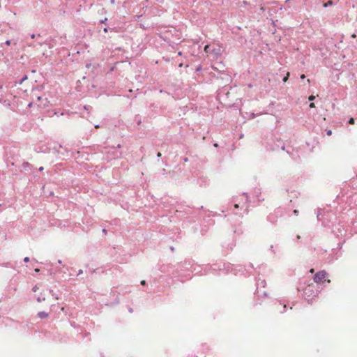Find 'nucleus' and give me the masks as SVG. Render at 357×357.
I'll return each instance as SVG.
<instances>
[{"label": "nucleus", "instance_id": "obj_1", "mask_svg": "<svg viewBox=\"0 0 357 357\" xmlns=\"http://www.w3.org/2000/svg\"><path fill=\"white\" fill-rule=\"evenodd\" d=\"M327 273L325 271H321L317 272L314 277V281L316 283H320L324 282L325 281H327L328 283L331 282L330 280H327Z\"/></svg>", "mask_w": 357, "mask_h": 357}, {"label": "nucleus", "instance_id": "obj_2", "mask_svg": "<svg viewBox=\"0 0 357 357\" xmlns=\"http://www.w3.org/2000/svg\"><path fill=\"white\" fill-rule=\"evenodd\" d=\"M303 294L307 297L311 298L315 296V287L313 284H309L304 289Z\"/></svg>", "mask_w": 357, "mask_h": 357}, {"label": "nucleus", "instance_id": "obj_3", "mask_svg": "<svg viewBox=\"0 0 357 357\" xmlns=\"http://www.w3.org/2000/svg\"><path fill=\"white\" fill-rule=\"evenodd\" d=\"M37 315L40 319H45L48 317V313L43 311L39 312Z\"/></svg>", "mask_w": 357, "mask_h": 357}, {"label": "nucleus", "instance_id": "obj_4", "mask_svg": "<svg viewBox=\"0 0 357 357\" xmlns=\"http://www.w3.org/2000/svg\"><path fill=\"white\" fill-rule=\"evenodd\" d=\"M102 31L104 33H107L108 31V27H107V26L103 27L102 26H101L100 27H99V32L101 33Z\"/></svg>", "mask_w": 357, "mask_h": 357}, {"label": "nucleus", "instance_id": "obj_5", "mask_svg": "<svg viewBox=\"0 0 357 357\" xmlns=\"http://www.w3.org/2000/svg\"><path fill=\"white\" fill-rule=\"evenodd\" d=\"M30 164L28 162H24L22 164L23 169L24 170H27V168L29 167Z\"/></svg>", "mask_w": 357, "mask_h": 357}, {"label": "nucleus", "instance_id": "obj_6", "mask_svg": "<svg viewBox=\"0 0 357 357\" xmlns=\"http://www.w3.org/2000/svg\"><path fill=\"white\" fill-rule=\"evenodd\" d=\"M26 79H27V75H24L20 80H19L18 84H22Z\"/></svg>", "mask_w": 357, "mask_h": 357}, {"label": "nucleus", "instance_id": "obj_7", "mask_svg": "<svg viewBox=\"0 0 357 357\" xmlns=\"http://www.w3.org/2000/svg\"><path fill=\"white\" fill-rule=\"evenodd\" d=\"M45 301V297H44V296H38L37 298V301L38 303H40V302H43V301Z\"/></svg>", "mask_w": 357, "mask_h": 357}, {"label": "nucleus", "instance_id": "obj_8", "mask_svg": "<svg viewBox=\"0 0 357 357\" xmlns=\"http://www.w3.org/2000/svg\"><path fill=\"white\" fill-rule=\"evenodd\" d=\"M333 4V2L331 0H330V1H327L326 3H325L324 4V7H328V6H331Z\"/></svg>", "mask_w": 357, "mask_h": 357}, {"label": "nucleus", "instance_id": "obj_9", "mask_svg": "<svg viewBox=\"0 0 357 357\" xmlns=\"http://www.w3.org/2000/svg\"><path fill=\"white\" fill-rule=\"evenodd\" d=\"M210 46L208 45H206L204 47V52L208 53L209 52Z\"/></svg>", "mask_w": 357, "mask_h": 357}, {"label": "nucleus", "instance_id": "obj_10", "mask_svg": "<svg viewBox=\"0 0 357 357\" xmlns=\"http://www.w3.org/2000/svg\"><path fill=\"white\" fill-rule=\"evenodd\" d=\"M289 77V73H287V75L283 78V82H286Z\"/></svg>", "mask_w": 357, "mask_h": 357}, {"label": "nucleus", "instance_id": "obj_11", "mask_svg": "<svg viewBox=\"0 0 357 357\" xmlns=\"http://www.w3.org/2000/svg\"><path fill=\"white\" fill-rule=\"evenodd\" d=\"M50 294H51L53 296H54V297H55V298H56V299H59V297H58L57 296H56V295H55V294H54V291H53V290L50 289Z\"/></svg>", "mask_w": 357, "mask_h": 357}, {"label": "nucleus", "instance_id": "obj_12", "mask_svg": "<svg viewBox=\"0 0 357 357\" xmlns=\"http://www.w3.org/2000/svg\"><path fill=\"white\" fill-rule=\"evenodd\" d=\"M314 99H315V96H313V95L310 96H309V98H308V100H309L310 101H312V100H314Z\"/></svg>", "mask_w": 357, "mask_h": 357}, {"label": "nucleus", "instance_id": "obj_13", "mask_svg": "<svg viewBox=\"0 0 357 357\" xmlns=\"http://www.w3.org/2000/svg\"><path fill=\"white\" fill-rule=\"evenodd\" d=\"M354 122H355V120L354 118H351L349 120V123L350 124H354Z\"/></svg>", "mask_w": 357, "mask_h": 357}, {"label": "nucleus", "instance_id": "obj_14", "mask_svg": "<svg viewBox=\"0 0 357 357\" xmlns=\"http://www.w3.org/2000/svg\"><path fill=\"white\" fill-rule=\"evenodd\" d=\"M106 21H107V18H105L104 20H100V24H105Z\"/></svg>", "mask_w": 357, "mask_h": 357}, {"label": "nucleus", "instance_id": "obj_15", "mask_svg": "<svg viewBox=\"0 0 357 357\" xmlns=\"http://www.w3.org/2000/svg\"><path fill=\"white\" fill-rule=\"evenodd\" d=\"M38 289V286H37V285H35V286L33 287V289H32L33 291H34V292H35V291H36Z\"/></svg>", "mask_w": 357, "mask_h": 357}, {"label": "nucleus", "instance_id": "obj_16", "mask_svg": "<svg viewBox=\"0 0 357 357\" xmlns=\"http://www.w3.org/2000/svg\"><path fill=\"white\" fill-rule=\"evenodd\" d=\"M24 262H29V257H24Z\"/></svg>", "mask_w": 357, "mask_h": 357}, {"label": "nucleus", "instance_id": "obj_17", "mask_svg": "<svg viewBox=\"0 0 357 357\" xmlns=\"http://www.w3.org/2000/svg\"><path fill=\"white\" fill-rule=\"evenodd\" d=\"M310 108H314V107H315V105H314V103H313V102L310 103Z\"/></svg>", "mask_w": 357, "mask_h": 357}, {"label": "nucleus", "instance_id": "obj_18", "mask_svg": "<svg viewBox=\"0 0 357 357\" xmlns=\"http://www.w3.org/2000/svg\"><path fill=\"white\" fill-rule=\"evenodd\" d=\"M10 43H11V41H10V40H6V41L5 42V44H6V45H10Z\"/></svg>", "mask_w": 357, "mask_h": 357}, {"label": "nucleus", "instance_id": "obj_19", "mask_svg": "<svg viewBox=\"0 0 357 357\" xmlns=\"http://www.w3.org/2000/svg\"><path fill=\"white\" fill-rule=\"evenodd\" d=\"M83 273L82 270H79L78 273H77V276H79V275H81L82 273Z\"/></svg>", "mask_w": 357, "mask_h": 357}, {"label": "nucleus", "instance_id": "obj_20", "mask_svg": "<svg viewBox=\"0 0 357 357\" xmlns=\"http://www.w3.org/2000/svg\"><path fill=\"white\" fill-rule=\"evenodd\" d=\"M327 135H332V131L331 130H328L327 131Z\"/></svg>", "mask_w": 357, "mask_h": 357}, {"label": "nucleus", "instance_id": "obj_21", "mask_svg": "<svg viewBox=\"0 0 357 357\" xmlns=\"http://www.w3.org/2000/svg\"><path fill=\"white\" fill-rule=\"evenodd\" d=\"M145 284H146V281L145 280H142L141 281V284L145 285Z\"/></svg>", "mask_w": 357, "mask_h": 357}, {"label": "nucleus", "instance_id": "obj_22", "mask_svg": "<svg viewBox=\"0 0 357 357\" xmlns=\"http://www.w3.org/2000/svg\"><path fill=\"white\" fill-rule=\"evenodd\" d=\"M33 102H31L29 103L28 107H32V105H33Z\"/></svg>", "mask_w": 357, "mask_h": 357}, {"label": "nucleus", "instance_id": "obj_23", "mask_svg": "<svg viewBox=\"0 0 357 357\" xmlns=\"http://www.w3.org/2000/svg\"><path fill=\"white\" fill-rule=\"evenodd\" d=\"M301 79H305V75H304V74L301 75Z\"/></svg>", "mask_w": 357, "mask_h": 357}, {"label": "nucleus", "instance_id": "obj_24", "mask_svg": "<svg viewBox=\"0 0 357 357\" xmlns=\"http://www.w3.org/2000/svg\"><path fill=\"white\" fill-rule=\"evenodd\" d=\"M314 272V268H311V269L310 270V273H313Z\"/></svg>", "mask_w": 357, "mask_h": 357}, {"label": "nucleus", "instance_id": "obj_25", "mask_svg": "<svg viewBox=\"0 0 357 357\" xmlns=\"http://www.w3.org/2000/svg\"><path fill=\"white\" fill-rule=\"evenodd\" d=\"M35 37H36V35H35V34H33H33H31V38H34Z\"/></svg>", "mask_w": 357, "mask_h": 357}, {"label": "nucleus", "instance_id": "obj_26", "mask_svg": "<svg viewBox=\"0 0 357 357\" xmlns=\"http://www.w3.org/2000/svg\"><path fill=\"white\" fill-rule=\"evenodd\" d=\"M294 214L297 215L298 212V211H297V210H294Z\"/></svg>", "mask_w": 357, "mask_h": 357}, {"label": "nucleus", "instance_id": "obj_27", "mask_svg": "<svg viewBox=\"0 0 357 357\" xmlns=\"http://www.w3.org/2000/svg\"><path fill=\"white\" fill-rule=\"evenodd\" d=\"M85 109H89V108L90 107V106H84V107Z\"/></svg>", "mask_w": 357, "mask_h": 357}, {"label": "nucleus", "instance_id": "obj_28", "mask_svg": "<svg viewBox=\"0 0 357 357\" xmlns=\"http://www.w3.org/2000/svg\"><path fill=\"white\" fill-rule=\"evenodd\" d=\"M102 232L105 233V234H107V230L105 229H102Z\"/></svg>", "mask_w": 357, "mask_h": 357}, {"label": "nucleus", "instance_id": "obj_29", "mask_svg": "<svg viewBox=\"0 0 357 357\" xmlns=\"http://www.w3.org/2000/svg\"><path fill=\"white\" fill-rule=\"evenodd\" d=\"M234 207H235V208H238L239 207V206H238V204H236L234 205Z\"/></svg>", "mask_w": 357, "mask_h": 357}, {"label": "nucleus", "instance_id": "obj_30", "mask_svg": "<svg viewBox=\"0 0 357 357\" xmlns=\"http://www.w3.org/2000/svg\"><path fill=\"white\" fill-rule=\"evenodd\" d=\"M39 171H43V167H40L39 169H38Z\"/></svg>", "mask_w": 357, "mask_h": 357}, {"label": "nucleus", "instance_id": "obj_31", "mask_svg": "<svg viewBox=\"0 0 357 357\" xmlns=\"http://www.w3.org/2000/svg\"><path fill=\"white\" fill-rule=\"evenodd\" d=\"M35 271L38 273V272H39V271H40V269H38V268H36V269H35Z\"/></svg>", "mask_w": 357, "mask_h": 357}, {"label": "nucleus", "instance_id": "obj_32", "mask_svg": "<svg viewBox=\"0 0 357 357\" xmlns=\"http://www.w3.org/2000/svg\"><path fill=\"white\" fill-rule=\"evenodd\" d=\"M41 98H41L40 96H38V100H41Z\"/></svg>", "mask_w": 357, "mask_h": 357}, {"label": "nucleus", "instance_id": "obj_33", "mask_svg": "<svg viewBox=\"0 0 357 357\" xmlns=\"http://www.w3.org/2000/svg\"><path fill=\"white\" fill-rule=\"evenodd\" d=\"M158 157H160V156H161V153H160V152L158 153Z\"/></svg>", "mask_w": 357, "mask_h": 357}, {"label": "nucleus", "instance_id": "obj_34", "mask_svg": "<svg viewBox=\"0 0 357 357\" xmlns=\"http://www.w3.org/2000/svg\"><path fill=\"white\" fill-rule=\"evenodd\" d=\"M93 273V271L90 270V273L92 274Z\"/></svg>", "mask_w": 357, "mask_h": 357}, {"label": "nucleus", "instance_id": "obj_35", "mask_svg": "<svg viewBox=\"0 0 357 357\" xmlns=\"http://www.w3.org/2000/svg\"><path fill=\"white\" fill-rule=\"evenodd\" d=\"M58 263H59V264H61V260H59V261H58Z\"/></svg>", "mask_w": 357, "mask_h": 357}, {"label": "nucleus", "instance_id": "obj_36", "mask_svg": "<svg viewBox=\"0 0 357 357\" xmlns=\"http://www.w3.org/2000/svg\"><path fill=\"white\" fill-rule=\"evenodd\" d=\"M2 88V85H0V89Z\"/></svg>", "mask_w": 357, "mask_h": 357}]
</instances>
